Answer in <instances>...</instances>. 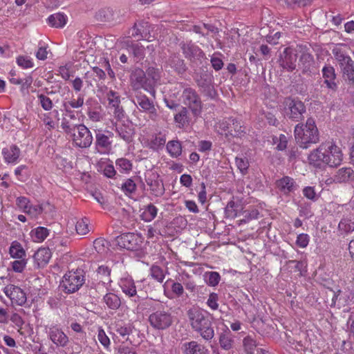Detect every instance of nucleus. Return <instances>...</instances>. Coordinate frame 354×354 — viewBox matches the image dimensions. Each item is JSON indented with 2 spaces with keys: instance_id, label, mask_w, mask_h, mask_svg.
<instances>
[{
  "instance_id": "nucleus-21",
  "label": "nucleus",
  "mask_w": 354,
  "mask_h": 354,
  "mask_svg": "<svg viewBox=\"0 0 354 354\" xmlns=\"http://www.w3.org/2000/svg\"><path fill=\"white\" fill-rule=\"evenodd\" d=\"M322 73L324 78V84L326 85L327 88L333 91H336L337 84L335 82L336 74L334 67L330 65H326L323 67Z\"/></svg>"
},
{
  "instance_id": "nucleus-23",
  "label": "nucleus",
  "mask_w": 354,
  "mask_h": 354,
  "mask_svg": "<svg viewBox=\"0 0 354 354\" xmlns=\"http://www.w3.org/2000/svg\"><path fill=\"white\" fill-rule=\"evenodd\" d=\"M189 110L186 106H181L180 111L174 115V120L178 128L183 129L189 124L192 119Z\"/></svg>"
},
{
  "instance_id": "nucleus-25",
  "label": "nucleus",
  "mask_w": 354,
  "mask_h": 354,
  "mask_svg": "<svg viewBox=\"0 0 354 354\" xmlns=\"http://www.w3.org/2000/svg\"><path fill=\"white\" fill-rule=\"evenodd\" d=\"M183 354H208V349L196 341L186 342L183 346Z\"/></svg>"
},
{
  "instance_id": "nucleus-56",
  "label": "nucleus",
  "mask_w": 354,
  "mask_h": 354,
  "mask_svg": "<svg viewBox=\"0 0 354 354\" xmlns=\"http://www.w3.org/2000/svg\"><path fill=\"white\" fill-rule=\"evenodd\" d=\"M38 100L41 106L45 111H50L53 106V104L50 97L45 95L44 94H39L37 95Z\"/></svg>"
},
{
  "instance_id": "nucleus-59",
  "label": "nucleus",
  "mask_w": 354,
  "mask_h": 354,
  "mask_svg": "<svg viewBox=\"0 0 354 354\" xmlns=\"http://www.w3.org/2000/svg\"><path fill=\"white\" fill-rule=\"evenodd\" d=\"M243 214L244 218L241 219L240 221L246 223L252 219L258 218L259 212L257 209H252L251 210L244 211Z\"/></svg>"
},
{
  "instance_id": "nucleus-58",
  "label": "nucleus",
  "mask_w": 354,
  "mask_h": 354,
  "mask_svg": "<svg viewBox=\"0 0 354 354\" xmlns=\"http://www.w3.org/2000/svg\"><path fill=\"white\" fill-rule=\"evenodd\" d=\"M17 63L20 67L24 69L30 68L34 66L33 62L27 56H19L17 58Z\"/></svg>"
},
{
  "instance_id": "nucleus-39",
  "label": "nucleus",
  "mask_w": 354,
  "mask_h": 354,
  "mask_svg": "<svg viewBox=\"0 0 354 354\" xmlns=\"http://www.w3.org/2000/svg\"><path fill=\"white\" fill-rule=\"evenodd\" d=\"M67 17L65 15L58 12L51 15L48 18L50 26L55 28H62L66 24Z\"/></svg>"
},
{
  "instance_id": "nucleus-6",
  "label": "nucleus",
  "mask_w": 354,
  "mask_h": 354,
  "mask_svg": "<svg viewBox=\"0 0 354 354\" xmlns=\"http://www.w3.org/2000/svg\"><path fill=\"white\" fill-rule=\"evenodd\" d=\"M180 98L183 104L190 110L194 117H197L201 113L202 101L194 88L191 87L184 88Z\"/></svg>"
},
{
  "instance_id": "nucleus-61",
  "label": "nucleus",
  "mask_w": 354,
  "mask_h": 354,
  "mask_svg": "<svg viewBox=\"0 0 354 354\" xmlns=\"http://www.w3.org/2000/svg\"><path fill=\"white\" fill-rule=\"evenodd\" d=\"M236 165L242 174H245L249 167V162L246 158H236Z\"/></svg>"
},
{
  "instance_id": "nucleus-22",
  "label": "nucleus",
  "mask_w": 354,
  "mask_h": 354,
  "mask_svg": "<svg viewBox=\"0 0 354 354\" xmlns=\"http://www.w3.org/2000/svg\"><path fill=\"white\" fill-rule=\"evenodd\" d=\"M336 183H346L354 181V170L350 167H344L336 171L333 176Z\"/></svg>"
},
{
  "instance_id": "nucleus-13",
  "label": "nucleus",
  "mask_w": 354,
  "mask_h": 354,
  "mask_svg": "<svg viewBox=\"0 0 354 354\" xmlns=\"http://www.w3.org/2000/svg\"><path fill=\"white\" fill-rule=\"evenodd\" d=\"M131 85L134 91L145 89L153 95L151 84L147 77L145 72L140 68H134L130 75Z\"/></svg>"
},
{
  "instance_id": "nucleus-11",
  "label": "nucleus",
  "mask_w": 354,
  "mask_h": 354,
  "mask_svg": "<svg viewBox=\"0 0 354 354\" xmlns=\"http://www.w3.org/2000/svg\"><path fill=\"white\" fill-rule=\"evenodd\" d=\"M133 102L142 111L147 113L151 120H158L159 115L153 102L140 91H136Z\"/></svg>"
},
{
  "instance_id": "nucleus-20",
  "label": "nucleus",
  "mask_w": 354,
  "mask_h": 354,
  "mask_svg": "<svg viewBox=\"0 0 354 354\" xmlns=\"http://www.w3.org/2000/svg\"><path fill=\"white\" fill-rule=\"evenodd\" d=\"M277 188L283 194L288 195L297 189L295 180L289 176H283L275 183Z\"/></svg>"
},
{
  "instance_id": "nucleus-41",
  "label": "nucleus",
  "mask_w": 354,
  "mask_h": 354,
  "mask_svg": "<svg viewBox=\"0 0 354 354\" xmlns=\"http://www.w3.org/2000/svg\"><path fill=\"white\" fill-rule=\"evenodd\" d=\"M9 253L12 258L22 259L26 257V251L23 248L21 244L15 241L11 243L9 249Z\"/></svg>"
},
{
  "instance_id": "nucleus-50",
  "label": "nucleus",
  "mask_w": 354,
  "mask_h": 354,
  "mask_svg": "<svg viewBox=\"0 0 354 354\" xmlns=\"http://www.w3.org/2000/svg\"><path fill=\"white\" fill-rule=\"evenodd\" d=\"M198 88H200L201 92L208 98L214 99L217 94L213 85V82L207 83Z\"/></svg>"
},
{
  "instance_id": "nucleus-24",
  "label": "nucleus",
  "mask_w": 354,
  "mask_h": 354,
  "mask_svg": "<svg viewBox=\"0 0 354 354\" xmlns=\"http://www.w3.org/2000/svg\"><path fill=\"white\" fill-rule=\"evenodd\" d=\"M50 257L51 252L46 248H41L38 249L33 256L34 261L38 268H44L47 265Z\"/></svg>"
},
{
  "instance_id": "nucleus-42",
  "label": "nucleus",
  "mask_w": 354,
  "mask_h": 354,
  "mask_svg": "<svg viewBox=\"0 0 354 354\" xmlns=\"http://www.w3.org/2000/svg\"><path fill=\"white\" fill-rule=\"evenodd\" d=\"M167 150L172 158H177L182 153V145L178 140H170L167 144Z\"/></svg>"
},
{
  "instance_id": "nucleus-37",
  "label": "nucleus",
  "mask_w": 354,
  "mask_h": 354,
  "mask_svg": "<svg viewBox=\"0 0 354 354\" xmlns=\"http://www.w3.org/2000/svg\"><path fill=\"white\" fill-rule=\"evenodd\" d=\"M103 301L107 307L111 310H117L121 305L120 298L112 292L106 293L103 297Z\"/></svg>"
},
{
  "instance_id": "nucleus-36",
  "label": "nucleus",
  "mask_w": 354,
  "mask_h": 354,
  "mask_svg": "<svg viewBox=\"0 0 354 354\" xmlns=\"http://www.w3.org/2000/svg\"><path fill=\"white\" fill-rule=\"evenodd\" d=\"M2 153L6 162H15L19 157L20 149L16 145H12L10 148H3Z\"/></svg>"
},
{
  "instance_id": "nucleus-62",
  "label": "nucleus",
  "mask_w": 354,
  "mask_h": 354,
  "mask_svg": "<svg viewBox=\"0 0 354 354\" xmlns=\"http://www.w3.org/2000/svg\"><path fill=\"white\" fill-rule=\"evenodd\" d=\"M27 262L25 258L19 259L12 263V268L15 272H21L24 270Z\"/></svg>"
},
{
  "instance_id": "nucleus-57",
  "label": "nucleus",
  "mask_w": 354,
  "mask_h": 354,
  "mask_svg": "<svg viewBox=\"0 0 354 354\" xmlns=\"http://www.w3.org/2000/svg\"><path fill=\"white\" fill-rule=\"evenodd\" d=\"M106 97L109 105L112 107L118 106V105L120 104V96L118 93L111 90L107 93Z\"/></svg>"
},
{
  "instance_id": "nucleus-43",
  "label": "nucleus",
  "mask_w": 354,
  "mask_h": 354,
  "mask_svg": "<svg viewBox=\"0 0 354 354\" xmlns=\"http://www.w3.org/2000/svg\"><path fill=\"white\" fill-rule=\"evenodd\" d=\"M115 131L118 136L127 142H130L133 138V129L127 125L116 127Z\"/></svg>"
},
{
  "instance_id": "nucleus-45",
  "label": "nucleus",
  "mask_w": 354,
  "mask_h": 354,
  "mask_svg": "<svg viewBox=\"0 0 354 354\" xmlns=\"http://www.w3.org/2000/svg\"><path fill=\"white\" fill-rule=\"evenodd\" d=\"M109 242L104 238H97L93 242V247L99 254H104L109 250Z\"/></svg>"
},
{
  "instance_id": "nucleus-53",
  "label": "nucleus",
  "mask_w": 354,
  "mask_h": 354,
  "mask_svg": "<svg viewBox=\"0 0 354 354\" xmlns=\"http://www.w3.org/2000/svg\"><path fill=\"white\" fill-rule=\"evenodd\" d=\"M76 232L80 235H85L89 232L88 221L84 218L80 219L76 223L75 225Z\"/></svg>"
},
{
  "instance_id": "nucleus-32",
  "label": "nucleus",
  "mask_w": 354,
  "mask_h": 354,
  "mask_svg": "<svg viewBox=\"0 0 354 354\" xmlns=\"http://www.w3.org/2000/svg\"><path fill=\"white\" fill-rule=\"evenodd\" d=\"M168 64L174 68L178 73H183L186 71V66L184 60L178 55H171L167 61Z\"/></svg>"
},
{
  "instance_id": "nucleus-14",
  "label": "nucleus",
  "mask_w": 354,
  "mask_h": 354,
  "mask_svg": "<svg viewBox=\"0 0 354 354\" xmlns=\"http://www.w3.org/2000/svg\"><path fill=\"white\" fill-rule=\"evenodd\" d=\"M297 60L296 50L291 47H287L280 53L277 62L283 70L292 72L296 68Z\"/></svg>"
},
{
  "instance_id": "nucleus-48",
  "label": "nucleus",
  "mask_w": 354,
  "mask_h": 354,
  "mask_svg": "<svg viewBox=\"0 0 354 354\" xmlns=\"http://www.w3.org/2000/svg\"><path fill=\"white\" fill-rule=\"evenodd\" d=\"M115 165L118 169L122 173L129 174L132 170L131 162L124 158H120L116 160Z\"/></svg>"
},
{
  "instance_id": "nucleus-31",
  "label": "nucleus",
  "mask_w": 354,
  "mask_h": 354,
  "mask_svg": "<svg viewBox=\"0 0 354 354\" xmlns=\"http://www.w3.org/2000/svg\"><path fill=\"white\" fill-rule=\"evenodd\" d=\"M230 123L227 126V133L234 137H241L245 133V127H243L240 121L235 119H230Z\"/></svg>"
},
{
  "instance_id": "nucleus-33",
  "label": "nucleus",
  "mask_w": 354,
  "mask_h": 354,
  "mask_svg": "<svg viewBox=\"0 0 354 354\" xmlns=\"http://www.w3.org/2000/svg\"><path fill=\"white\" fill-rule=\"evenodd\" d=\"M91 78H93L95 82L104 80L106 78V73L102 69L97 66H95L92 68L91 71H88L84 75V79L86 80V82L88 84L92 85V83L90 80Z\"/></svg>"
},
{
  "instance_id": "nucleus-47",
  "label": "nucleus",
  "mask_w": 354,
  "mask_h": 354,
  "mask_svg": "<svg viewBox=\"0 0 354 354\" xmlns=\"http://www.w3.org/2000/svg\"><path fill=\"white\" fill-rule=\"evenodd\" d=\"M166 271L158 266L153 265L150 268V274L153 279L162 283L165 277Z\"/></svg>"
},
{
  "instance_id": "nucleus-18",
  "label": "nucleus",
  "mask_w": 354,
  "mask_h": 354,
  "mask_svg": "<svg viewBox=\"0 0 354 354\" xmlns=\"http://www.w3.org/2000/svg\"><path fill=\"white\" fill-rule=\"evenodd\" d=\"M48 335L50 340L57 346L65 347L69 342L68 336L57 326L49 328Z\"/></svg>"
},
{
  "instance_id": "nucleus-8",
  "label": "nucleus",
  "mask_w": 354,
  "mask_h": 354,
  "mask_svg": "<svg viewBox=\"0 0 354 354\" xmlns=\"http://www.w3.org/2000/svg\"><path fill=\"white\" fill-rule=\"evenodd\" d=\"M285 112L287 117L293 121L299 122L304 119L306 109L304 104L295 98L288 97L284 101Z\"/></svg>"
},
{
  "instance_id": "nucleus-34",
  "label": "nucleus",
  "mask_w": 354,
  "mask_h": 354,
  "mask_svg": "<svg viewBox=\"0 0 354 354\" xmlns=\"http://www.w3.org/2000/svg\"><path fill=\"white\" fill-rule=\"evenodd\" d=\"M97 277L103 284H111L112 282L111 278V269L105 265L100 266L97 270Z\"/></svg>"
},
{
  "instance_id": "nucleus-9",
  "label": "nucleus",
  "mask_w": 354,
  "mask_h": 354,
  "mask_svg": "<svg viewBox=\"0 0 354 354\" xmlns=\"http://www.w3.org/2000/svg\"><path fill=\"white\" fill-rule=\"evenodd\" d=\"M73 144L80 148H87L93 142V136L90 130L82 124H79L71 133Z\"/></svg>"
},
{
  "instance_id": "nucleus-52",
  "label": "nucleus",
  "mask_w": 354,
  "mask_h": 354,
  "mask_svg": "<svg viewBox=\"0 0 354 354\" xmlns=\"http://www.w3.org/2000/svg\"><path fill=\"white\" fill-rule=\"evenodd\" d=\"M121 188L126 195H130L136 192L137 185L132 178H128L122 184Z\"/></svg>"
},
{
  "instance_id": "nucleus-26",
  "label": "nucleus",
  "mask_w": 354,
  "mask_h": 354,
  "mask_svg": "<svg viewBox=\"0 0 354 354\" xmlns=\"http://www.w3.org/2000/svg\"><path fill=\"white\" fill-rule=\"evenodd\" d=\"M314 64L313 56L308 53H303L299 60V66L303 74H308L312 72Z\"/></svg>"
},
{
  "instance_id": "nucleus-30",
  "label": "nucleus",
  "mask_w": 354,
  "mask_h": 354,
  "mask_svg": "<svg viewBox=\"0 0 354 354\" xmlns=\"http://www.w3.org/2000/svg\"><path fill=\"white\" fill-rule=\"evenodd\" d=\"M354 231V221L350 218L343 217L337 227V232L339 235L345 236Z\"/></svg>"
},
{
  "instance_id": "nucleus-19",
  "label": "nucleus",
  "mask_w": 354,
  "mask_h": 354,
  "mask_svg": "<svg viewBox=\"0 0 354 354\" xmlns=\"http://www.w3.org/2000/svg\"><path fill=\"white\" fill-rule=\"evenodd\" d=\"M95 149L101 154L109 153L112 148L109 136L98 131L95 135Z\"/></svg>"
},
{
  "instance_id": "nucleus-54",
  "label": "nucleus",
  "mask_w": 354,
  "mask_h": 354,
  "mask_svg": "<svg viewBox=\"0 0 354 354\" xmlns=\"http://www.w3.org/2000/svg\"><path fill=\"white\" fill-rule=\"evenodd\" d=\"M243 347L248 354H252L257 346L256 341L250 336L245 337L243 340Z\"/></svg>"
},
{
  "instance_id": "nucleus-55",
  "label": "nucleus",
  "mask_w": 354,
  "mask_h": 354,
  "mask_svg": "<svg viewBox=\"0 0 354 354\" xmlns=\"http://www.w3.org/2000/svg\"><path fill=\"white\" fill-rule=\"evenodd\" d=\"M206 282L209 286H216L221 280V276L217 272H209L205 274Z\"/></svg>"
},
{
  "instance_id": "nucleus-28",
  "label": "nucleus",
  "mask_w": 354,
  "mask_h": 354,
  "mask_svg": "<svg viewBox=\"0 0 354 354\" xmlns=\"http://www.w3.org/2000/svg\"><path fill=\"white\" fill-rule=\"evenodd\" d=\"M213 75L207 70L201 68L198 71L195 72L194 80L198 87L213 82Z\"/></svg>"
},
{
  "instance_id": "nucleus-10",
  "label": "nucleus",
  "mask_w": 354,
  "mask_h": 354,
  "mask_svg": "<svg viewBox=\"0 0 354 354\" xmlns=\"http://www.w3.org/2000/svg\"><path fill=\"white\" fill-rule=\"evenodd\" d=\"M150 326L155 330H163L173 323V317L169 311L156 310L149 316Z\"/></svg>"
},
{
  "instance_id": "nucleus-49",
  "label": "nucleus",
  "mask_w": 354,
  "mask_h": 354,
  "mask_svg": "<svg viewBox=\"0 0 354 354\" xmlns=\"http://www.w3.org/2000/svg\"><path fill=\"white\" fill-rule=\"evenodd\" d=\"M131 50L136 62L138 63L144 59L145 56V49L144 46L139 44H134L131 46Z\"/></svg>"
},
{
  "instance_id": "nucleus-35",
  "label": "nucleus",
  "mask_w": 354,
  "mask_h": 354,
  "mask_svg": "<svg viewBox=\"0 0 354 354\" xmlns=\"http://www.w3.org/2000/svg\"><path fill=\"white\" fill-rule=\"evenodd\" d=\"M145 73L148 80L151 84L153 95H154L156 93L154 87L160 77V69L153 66H149L147 68Z\"/></svg>"
},
{
  "instance_id": "nucleus-29",
  "label": "nucleus",
  "mask_w": 354,
  "mask_h": 354,
  "mask_svg": "<svg viewBox=\"0 0 354 354\" xmlns=\"http://www.w3.org/2000/svg\"><path fill=\"white\" fill-rule=\"evenodd\" d=\"M234 343L233 335L229 328H226L219 334V344L222 348L230 350L232 348Z\"/></svg>"
},
{
  "instance_id": "nucleus-1",
  "label": "nucleus",
  "mask_w": 354,
  "mask_h": 354,
  "mask_svg": "<svg viewBox=\"0 0 354 354\" xmlns=\"http://www.w3.org/2000/svg\"><path fill=\"white\" fill-rule=\"evenodd\" d=\"M342 160L343 153L341 149L330 141L322 143L308 156L310 164L319 168L323 165L337 167L341 164Z\"/></svg>"
},
{
  "instance_id": "nucleus-40",
  "label": "nucleus",
  "mask_w": 354,
  "mask_h": 354,
  "mask_svg": "<svg viewBox=\"0 0 354 354\" xmlns=\"http://www.w3.org/2000/svg\"><path fill=\"white\" fill-rule=\"evenodd\" d=\"M30 234L33 241L41 243L48 236L49 230L44 227H37L32 230Z\"/></svg>"
},
{
  "instance_id": "nucleus-16",
  "label": "nucleus",
  "mask_w": 354,
  "mask_h": 354,
  "mask_svg": "<svg viewBox=\"0 0 354 354\" xmlns=\"http://www.w3.org/2000/svg\"><path fill=\"white\" fill-rule=\"evenodd\" d=\"M4 292L12 302L19 306L24 305L26 301L25 292L18 286H8L4 288Z\"/></svg>"
},
{
  "instance_id": "nucleus-63",
  "label": "nucleus",
  "mask_w": 354,
  "mask_h": 354,
  "mask_svg": "<svg viewBox=\"0 0 354 354\" xmlns=\"http://www.w3.org/2000/svg\"><path fill=\"white\" fill-rule=\"evenodd\" d=\"M218 295L215 292H212L209 295L207 304L212 310H216L218 308Z\"/></svg>"
},
{
  "instance_id": "nucleus-12",
  "label": "nucleus",
  "mask_w": 354,
  "mask_h": 354,
  "mask_svg": "<svg viewBox=\"0 0 354 354\" xmlns=\"http://www.w3.org/2000/svg\"><path fill=\"white\" fill-rule=\"evenodd\" d=\"M180 46L185 57L193 64H201L205 56L202 49L192 41H183L180 44Z\"/></svg>"
},
{
  "instance_id": "nucleus-46",
  "label": "nucleus",
  "mask_w": 354,
  "mask_h": 354,
  "mask_svg": "<svg viewBox=\"0 0 354 354\" xmlns=\"http://www.w3.org/2000/svg\"><path fill=\"white\" fill-rule=\"evenodd\" d=\"M84 96L82 94H79L77 99L73 98L67 102L63 104V107L66 111H69V108L78 109L84 104Z\"/></svg>"
},
{
  "instance_id": "nucleus-5",
  "label": "nucleus",
  "mask_w": 354,
  "mask_h": 354,
  "mask_svg": "<svg viewBox=\"0 0 354 354\" xmlns=\"http://www.w3.org/2000/svg\"><path fill=\"white\" fill-rule=\"evenodd\" d=\"M85 277L82 270L69 271L63 277L60 286L66 294L77 292L84 283Z\"/></svg>"
},
{
  "instance_id": "nucleus-60",
  "label": "nucleus",
  "mask_w": 354,
  "mask_h": 354,
  "mask_svg": "<svg viewBox=\"0 0 354 354\" xmlns=\"http://www.w3.org/2000/svg\"><path fill=\"white\" fill-rule=\"evenodd\" d=\"M76 126L77 124H71L66 118H63L62 120L61 127L67 135L70 136L74 131Z\"/></svg>"
},
{
  "instance_id": "nucleus-15",
  "label": "nucleus",
  "mask_w": 354,
  "mask_h": 354,
  "mask_svg": "<svg viewBox=\"0 0 354 354\" xmlns=\"http://www.w3.org/2000/svg\"><path fill=\"white\" fill-rule=\"evenodd\" d=\"M118 245L128 250H137L142 244V239L138 234L126 233L117 237Z\"/></svg>"
},
{
  "instance_id": "nucleus-4",
  "label": "nucleus",
  "mask_w": 354,
  "mask_h": 354,
  "mask_svg": "<svg viewBox=\"0 0 354 354\" xmlns=\"http://www.w3.org/2000/svg\"><path fill=\"white\" fill-rule=\"evenodd\" d=\"M332 53L339 66L343 77L354 85V61L348 54L345 46L336 45L333 48Z\"/></svg>"
},
{
  "instance_id": "nucleus-44",
  "label": "nucleus",
  "mask_w": 354,
  "mask_h": 354,
  "mask_svg": "<svg viewBox=\"0 0 354 354\" xmlns=\"http://www.w3.org/2000/svg\"><path fill=\"white\" fill-rule=\"evenodd\" d=\"M240 205L234 201H230L225 208V217L229 218H234L239 216Z\"/></svg>"
},
{
  "instance_id": "nucleus-27",
  "label": "nucleus",
  "mask_w": 354,
  "mask_h": 354,
  "mask_svg": "<svg viewBox=\"0 0 354 354\" xmlns=\"http://www.w3.org/2000/svg\"><path fill=\"white\" fill-rule=\"evenodd\" d=\"M166 142V137L162 133H158L151 136L147 142V146L153 151H158L162 149Z\"/></svg>"
},
{
  "instance_id": "nucleus-17",
  "label": "nucleus",
  "mask_w": 354,
  "mask_h": 354,
  "mask_svg": "<svg viewBox=\"0 0 354 354\" xmlns=\"http://www.w3.org/2000/svg\"><path fill=\"white\" fill-rule=\"evenodd\" d=\"M146 183L149 187L151 194L159 197L164 194L165 187L162 181L159 179L157 174H151L146 178Z\"/></svg>"
},
{
  "instance_id": "nucleus-51",
  "label": "nucleus",
  "mask_w": 354,
  "mask_h": 354,
  "mask_svg": "<svg viewBox=\"0 0 354 354\" xmlns=\"http://www.w3.org/2000/svg\"><path fill=\"white\" fill-rule=\"evenodd\" d=\"M222 56V54L218 52L214 53L210 59V62L212 64V68L218 71L222 69L223 67V62L221 59V57Z\"/></svg>"
},
{
  "instance_id": "nucleus-64",
  "label": "nucleus",
  "mask_w": 354,
  "mask_h": 354,
  "mask_svg": "<svg viewBox=\"0 0 354 354\" xmlns=\"http://www.w3.org/2000/svg\"><path fill=\"white\" fill-rule=\"evenodd\" d=\"M43 212V207L39 205H30L27 210H26V214L30 215L32 217H37L40 215Z\"/></svg>"
},
{
  "instance_id": "nucleus-3",
  "label": "nucleus",
  "mask_w": 354,
  "mask_h": 354,
  "mask_svg": "<svg viewBox=\"0 0 354 354\" xmlns=\"http://www.w3.org/2000/svg\"><path fill=\"white\" fill-rule=\"evenodd\" d=\"M294 133L297 142L304 149L308 148L311 144L317 143L319 140V131L312 117L308 118L305 123H298Z\"/></svg>"
},
{
  "instance_id": "nucleus-38",
  "label": "nucleus",
  "mask_w": 354,
  "mask_h": 354,
  "mask_svg": "<svg viewBox=\"0 0 354 354\" xmlns=\"http://www.w3.org/2000/svg\"><path fill=\"white\" fill-rule=\"evenodd\" d=\"M158 208L152 203H150L143 208L140 217L145 222H151L156 218Z\"/></svg>"
},
{
  "instance_id": "nucleus-7",
  "label": "nucleus",
  "mask_w": 354,
  "mask_h": 354,
  "mask_svg": "<svg viewBox=\"0 0 354 354\" xmlns=\"http://www.w3.org/2000/svg\"><path fill=\"white\" fill-rule=\"evenodd\" d=\"M144 281H137L136 284L131 278H122L119 282V286L122 292L129 298H133L134 301H138L141 299L147 297V291L137 290L139 288Z\"/></svg>"
},
{
  "instance_id": "nucleus-2",
  "label": "nucleus",
  "mask_w": 354,
  "mask_h": 354,
  "mask_svg": "<svg viewBox=\"0 0 354 354\" xmlns=\"http://www.w3.org/2000/svg\"><path fill=\"white\" fill-rule=\"evenodd\" d=\"M187 316L192 328L194 331L207 341L214 337V330L212 322L207 312L199 308H191L187 311Z\"/></svg>"
}]
</instances>
